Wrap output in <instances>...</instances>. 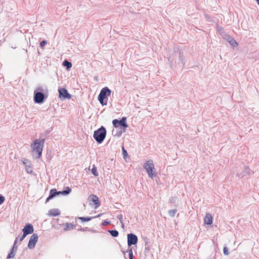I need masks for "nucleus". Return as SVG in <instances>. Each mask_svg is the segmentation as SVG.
Returning <instances> with one entry per match:
<instances>
[{"label":"nucleus","mask_w":259,"mask_h":259,"mask_svg":"<svg viewBox=\"0 0 259 259\" xmlns=\"http://www.w3.org/2000/svg\"><path fill=\"white\" fill-rule=\"evenodd\" d=\"M22 162L23 164L25 166V167L28 166L30 164V162L26 159H24V160H22Z\"/></svg>","instance_id":"obj_32"},{"label":"nucleus","mask_w":259,"mask_h":259,"mask_svg":"<svg viewBox=\"0 0 259 259\" xmlns=\"http://www.w3.org/2000/svg\"><path fill=\"white\" fill-rule=\"evenodd\" d=\"M224 39L226 40L233 47H236L238 45L237 42L230 35L227 34Z\"/></svg>","instance_id":"obj_13"},{"label":"nucleus","mask_w":259,"mask_h":259,"mask_svg":"<svg viewBox=\"0 0 259 259\" xmlns=\"http://www.w3.org/2000/svg\"><path fill=\"white\" fill-rule=\"evenodd\" d=\"M47 41L46 40H43L39 43V46L41 49H43L44 47L47 44Z\"/></svg>","instance_id":"obj_28"},{"label":"nucleus","mask_w":259,"mask_h":259,"mask_svg":"<svg viewBox=\"0 0 259 259\" xmlns=\"http://www.w3.org/2000/svg\"><path fill=\"white\" fill-rule=\"evenodd\" d=\"M38 236L37 234H33L32 236L30 237L28 244V247L30 249H33L38 240Z\"/></svg>","instance_id":"obj_8"},{"label":"nucleus","mask_w":259,"mask_h":259,"mask_svg":"<svg viewBox=\"0 0 259 259\" xmlns=\"http://www.w3.org/2000/svg\"><path fill=\"white\" fill-rule=\"evenodd\" d=\"M60 191H57L56 189H52L50 190L49 195L47 198L45 203H47L51 199H52L55 197H56L57 195H60Z\"/></svg>","instance_id":"obj_10"},{"label":"nucleus","mask_w":259,"mask_h":259,"mask_svg":"<svg viewBox=\"0 0 259 259\" xmlns=\"http://www.w3.org/2000/svg\"><path fill=\"white\" fill-rule=\"evenodd\" d=\"M16 250H14L13 248H11L10 252L8 253L7 256V259H11L14 258L16 255Z\"/></svg>","instance_id":"obj_18"},{"label":"nucleus","mask_w":259,"mask_h":259,"mask_svg":"<svg viewBox=\"0 0 259 259\" xmlns=\"http://www.w3.org/2000/svg\"><path fill=\"white\" fill-rule=\"evenodd\" d=\"M26 170L28 173H32V169L31 168V165H29L28 166L25 167Z\"/></svg>","instance_id":"obj_34"},{"label":"nucleus","mask_w":259,"mask_h":259,"mask_svg":"<svg viewBox=\"0 0 259 259\" xmlns=\"http://www.w3.org/2000/svg\"><path fill=\"white\" fill-rule=\"evenodd\" d=\"M33 231L34 228L33 225L30 223L27 224L22 229L23 233L27 235L33 233Z\"/></svg>","instance_id":"obj_11"},{"label":"nucleus","mask_w":259,"mask_h":259,"mask_svg":"<svg viewBox=\"0 0 259 259\" xmlns=\"http://www.w3.org/2000/svg\"><path fill=\"white\" fill-rule=\"evenodd\" d=\"M50 133V131H47L45 132V133L44 134V136H46L47 135H48Z\"/></svg>","instance_id":"obj_42"},{"label":"nucleus","mask_w":259,"mask_h":259,"mask_svg":"<svg viewBox=\"0 0 259 259\" xmlns=\"http://www.w3.org/2000/svg\"><path fill=\"white\" fill-rule=\"evenodd\" d=\"M218 31L219 34L223 37V38L227 35V33L225 32L222 28H219Z\"/></svg>","instance_id":"obj_23"},{"label":"nucleus","mask_w":259,"mask_h":259,"mask_svg":"<svg viewBox=\"0 0 259 259\" xmlns=\"http://www.w3.org/2000/svg\"><path fill=\"white\" fill-rule=\"evenodd\" d=\"M18 237H16L15 238V240L14 241L13 245V246L12 247V248H13L14 250H17V249H18V246L17 245V242H18Z\"/></svg>","instance_id":"obj_26"},{"label":"nucleus","mask_w":259,"mask_h":259,"mask_svg":"<svg viewBox=\"0 0 259 259\" xmlns=\"http://www.w3.org/2000/svg\"><path fill=\"white\" fill-rule=\"evenodd\" d=\"M59 96L61 99H69L71 97V95L68 93L65 88L59 89Z\"/></svg>","instance_id":"obj_9"},{"label":"nucleus","mask_w":259,"mask_h":259,"mask_svg":"<svg viewBox=\"0 0 259 259\" xmlns=\"http://www.w3.org/2000/svg\"><path fill=\"white\" fill-rule=\"evenodd\" d=\"M112 124L116 128L120 127V128L123 130V132H125V129L128 126L126 122V117L124 116L122 117L120 119H113L112 120Z\"/></svg>","instance_id":"obj_6"},{"label":"nucleus","mask_w":259,"mask_h":259,"mask_svg":"<svg viewBox=\"0 0 259 259\" xmlns=\"http://www.w3.org/2000/svg\"><path fill=\"white\" fill-rule=\"evenodd\" d=\"M110 224V222L109 221H107V220H105L102 223V225L104 226H107L109 224Z\"/></svg>","instance_id":"obj_38"},{"label":"nucleus","mask_w":259,"mask_h":259,"mask_svg":"<svg viewBox=\"0 0 259 259\" xmlns=\"http://www.w3.org/2000/svg\"><path fill=\"white\" fill-rule=\"evenodd\" d=\"M89 199L92 201L95 205V208H97L100 205V202L99 200L98 197L94 194L91 195L89 197Z\"/></svg>","instance_id":"obj_12"},{"label":"nucleus","mask_w":259,"mask_h":259,"mask_svg":"<svg viewBox=\"0 0 259 259\" xmlns=\"http://www.w3.org/2000/svg\"><path fill=\"white\" fill-rule=\"evenodd\" d=\"M168 61L169 63V64L171 65L172 63V61H173V58L171 57H169L168 58Z\"/></svg>","instance_id":"obj_41"},{"label":"nucleus","mask_w":259,"mask_h":259,"mask_svg":"<svg viewBox=\"0 0 259 259\" xmlns=\"http://www.w3.org/2000/svg\"><path fill=\"white\" fill-rule=\"evenodd\" d=\"M65 228H64V231H67V230H71V229H73L74 227L75 226V225H73L71 223H65Z\"/></svg>","instance_id":"obj_20"},{"label":"nucleus","mask_w":259,"mask_h":259,"mask_svg":"<svg viewBox=\"0 0 259 259\" xmlns=\"http://www.w3.org/2000/svg\"><path fill=\"white\" fill-rule=\"evenodd\" d=\"M111 93V90H110L108 87H106L102 88L99 93L98 97V101L102 106L106 105L107 104V101H105L106 99H107Z\"/></svg>","instance_id":"obj_4"},{"label":"nucleus","mask_w":259,"mask_h":259,"mask_svg":"<svg viewBox=\"0 0 259 259\" xmlns=\"http://www.w3.org/2000/svg\"><path fill=\"white\" fill-rule=\"evenodd\" d=\"M257 4H258V5L259 6V0H255Z\"/></svg>","instance_id":"obj_44"},{"label":"nucleus","mask_w":259,"mask_h":259,"mask_svg":"<svg viewBox=\"0 0 259 259\" xmlns=\"http://www.w3.org/2000/svg\"><path fill=\"white\" fill-rule=\"evenodd\" d=\"M101 215V214H98V215L96 216L95 218L98 217Z\"/></svg>","instance_id":"obj_45"},{"label":"nucleus","mask_w":259,"mask_h":259,"mask_svg":"<svg viewBox=\"0 0 259 259\" xmlns=\"http://www.w3.org/2000/svg\"><path fill=\"white\" fill-rule=\"evenodd\" d=\"M253 173V171L251 170L248 167L245 166L244 170L241 173L238 174V176L239 178H243L247 175H251Z\"/></svg>","instance_id":"obj_14"},{"label":"nucleus","mask_w":259,"mask_h":259,"mask_svg":"<svg viewBox=\"0 0 259 259\" xmlns=\"http://www.w3.org/2000/svg\"><path fill=\"white\" fill-rule=\"evenodd\" d=\"M91 172H92V174L94 176H95V177H97L99 175V174H98V172L97 171V168L95 166V165H93V168L92 169Z\"/></svg>","instance_id":"obj_24"},{"label":"nucleus","mask_w":259,"mask_h":259,"mask_svg":"<svg viewBox=\"0 0 259 259\" xmlns=\"http://www.w3.org/2000/svg\"><path fill=\"white\" fill-rule=\"evenodd\" d=\"M213 218L210 213H206L204 218V224L207 225H210L212 223Z\"/></svg>","instance_id":"obj_15"},{"label":"nucleus","mask_w":259,"mask_h":259,"mask_svg":"<svg viewBox=\"0 0 259 259\" xmlns=\"http://www.w3.org/2000/svg\"><path fill=\"white\" fill-rule=\"evenodd\" d=\"M49 91L47 87L38 86L34 91L33 100L35 103L42 104L47 99Z\"/></svg>","instance_id":"obj_1"},{"label":"nucleus","mask_w":259,"mask_h":259,"mask_svg":"<svg viewBox=\"0 0 259 259\" xmlns=\"http://www.w3.org/2000/svg\"><path fill=\"white\" fill-rule=\"evenodd\" d=\"M60 194L62 195H67L69 194L71 191V188L69 187H66L64 190L60 191Z\"/></svg>","instance_id":"obj_19"},{"label":"nucleus","mask_w":259,"mask_h":259,"mask_svg":"<svg viewBox=\"0 0 259 259\" xmlns=\"http://www.w3.org/2000/svg\"><path fill=\"white\" fill-rule=\"evenodd\" d=\"M128 252L129 258L133 259V253L132 249L131 248H129Z\"/></svg>","instance_id":"obj_31"},{"label":"nucleus","mask_w":259,"mask_h":259,"mask_svg":"<svg viewBox=\"0 0 259 259\" xmlns=\"http://www.w3.org/2000/svg\"><path fill=\"white\" fill-rule=\"evenodd\" d=\"M45 139H35L31 144V151L33 157L35 159H39L42 156V152L44 144Z\"/></svg>","instance_id":"obj_2"},{"label":"nucleus","mask_w":259,"mask_h":259,"mask_svg":"<svg viewBox=\"0 0 259 259\" xmlns=\"http://www.w3.org/2000/svg\"><path fill=\"white\" fill-rule=\"evenodd\" d=\"M121 225V227L122 228H124V223H123V222L122 221V223H120Z\"/></svg>","instance_id":"obj_43"},{"label":"nucleus","mask_w":259,"mask_h":259,"mask_svg":"<svg viewBox=\"0 0 259 259\" xmlns=\"http://www.w3.org/2000/svg\"><path fill=\"white\" fill-rule=\"evenodd\" d=\"M179 60L181 62V63L183 66L185 65V63L184 62L183 58V54L181 52H179Z\"/></svg>","instance_id":"obj_30"},{"label":"nucleus","mask_w":259,"mask_h":259,"mask_svg":"<svg viewBox=\"0 0 259 259\" xmlns=\"http://www.w3.org/2000/svg\"><path fill=\"white\" fill-rule=\"evenodd\" d=\"M122 154L123 155V157L125 158L127 156V151L124 149V147H122Z\"/></svg>","instance_id":"obj_33"},{"label":"nucleus","mask_w":259,"mask_h":259,"mask_svg":"<svg viewBox=\"0 0 259 259\" xmlns=\"http://www.w3.org/2000/svg\"><path fill=\"white\" fill-rule=\"evenodd\" d=\"M5 200V197L2 194H0V205L2 204Z\"/></svg>","instance_id":"obj_36"},{"label":"nucleus","mask_w":259,"mask_h":259,"mask_svg":"<svg viewBox=\"0 0 259 259\" xmlns=\"http://www.w3.org/2000/svg\"><path fill=\"white\" fill-rule=\"evenodd\" d=\"M63 65L66 67L67 70H69L72 67V63L67 60H65L62 63Z\"/></svg>","instance_id":"obj_17"},{"label":"nucleus","mask_w":259,"mask_h":259,"mask_svg":"<svg viewBox=\"0 0 259 259\" xmlns=\"http://www.w3.org/2000/svg\"><path fill=\"white\" fill-rule=\"evenodd\" d=\"M26 236L27 235H25V233H23V235L19 238V242L22 241Z\"/></svg>","instance_id":"obj_39"},{"label":"nucleus","mask_w":259,"mask_h":259,"mask_svg":"<svg viewBox=\"0 0 259 259\" xmlns=\"http://www.w3.org/2000/svg\"><path fill=\"white\" fill-rule=\"evenodd\" d=\"M144 167L146 170L149 178L152 179L156 176V172L154 170L155 167L152 160L147 161L144 164Z\"/></svg>","instance_id":"obj_5"},{"label":"nucleus","mask_w":259,"mask_h":259,"mask_svg":"<svg viewBox=\"0 0 259 259\" xmlns=\"http://www.w3.org/2000/svg\"><path fill=\"white\" fill-rule=\"evenodd\" d=\"M124 132L121 131H117L116 132V133L114 135V136H116V137H119L121 136L122 133H123Z\"/></svg>","instance_id":"obj_35"},{"label":"nucleus","mask_w":259,"mask_h":259,"mask_svg":"<svg viewBox=\"0 0 259 259\" xmlns=\"http://www.w3.org/2000/svg\"><path fill=\"white\" fill-rule=\"evenodd\" d=\"M107 131L106 128L101 126L94 132L93 138L98 144H101L105 140Z\"/></svg>","instance_id":"obj_3"},{"label":"nucleus","mask_w":259,"mask_h":259,"mask_svg":"<svg viewBox=\"0 0 259 259\" xmlns=\"http://www.w3.org/2000/svg\"><path fill=\"white\" fill-rule=\"evenodd\" d=\"M93 219V217H78L77 219L81 220L82 222H89Z\"/></svg>","instance_id":"obj_21"},{"label":"nucleus","mask_w":259,"mask_h":259,"mask_svg":"<svg viewBox=\"0 0 259 259\" xmlns=\"http://www.w3.org/2000/svg\"><path fill=\"white\" fill-rule=\"evenodd\" d=\"M127 245L128 247L137 243L138 238L137 235L133 233H130L127 236Z\"/></svg>","instance_id":"obj_7"},{"label":"nucleus","mask_w":259,"mask_h":259,"mask_svg":"<svg viewBox=\"0 0 259 259\" xmlns=\"http://www.w3.org/2000/svg\"><path fill=\"white\" fill-rule=\"evenodd\" d=\"M177 199L176 197H171L169 198L168 202L170 203H175Z\"/></svg>","instance_id":"obj_29"},{"label":"nucleus","mask_w":259,"mask_h":259,"mask_svg":"<svg viewBox=\"0 0 259 259\" xmlns=\"http://www.w3.org/2000/svg\"><path fill=\"white\" fill-rule=\"evenodd\" d=\"M177 211V210L176 209H170L168 211V214L170 217H174Z\"/></svg>","instance_id":"obj_25"},{"label":"nucleus","mask_w":259,"mask_h":259,"mask_svg":"<svg viewBox=\"0 0 259 259\" xmlns=\"http://www.w3.org/2000/svg\"><path fill=\"white\" fill-rule=\"evenodd\" d=\"M223 253L225 255H228L229 251H228V249L227 247H226V246L224 247Z\"/></svg>","instance_id":"obj_37"},{"label":"nucleus","mask_w":259,"mask_h":259,"mask_svg":"<svg viewBox=\"0 0 259 259\" xmlns=\"http://www.w3.org/2000/svg\"><path fill=\"white\" fill-rule=\"evenodd\" d=\"M108 232L113 237H117L119 235V233L116 230H109Z\"/></svg>","instance_id":"obj_22"},{"label":"nucleus","mask_w":259,"mask_h":259,"mask_svg":"<svg viewBox=\"0 0 259 259\" xmlns=\"http://www.w3.org/2000/svg\"><path fill=\"white\" fill-rule=\"evenodd\" d=\"M78 231H90L91 229L88 227L82 228L80 226L77 229Z\"/></svg>","instance_id":"obj_27"},{"label":"nucleus","mask_w":259,"mask_h":259,"mask_svg":"<svg viewBox=\"0 0 259 259\" xmlns=\"http://www.w3.org/2000/svg\"><path fill=\"white\" fill-rule=\"evenodd\" d=\"M61 212L59 209L54 208L49 210V215L52 217H57L60 214Z\"/></svg>","instance_id":"obj_16"},{"label":"nucleus","mask_w":259,"mask_h":259,"mask_svg":"<svg viewBox=\"0 0 259 259\" xmlns=\"http://www.w3.org/2000/svg\"><path fill=\"white\" fill-rule=\"evenodd\" d=\"M122 214H118L117 215V218L119 220L120 223H122Z\"/></svg>","instance_id":"obj_40"}]
</instances>
